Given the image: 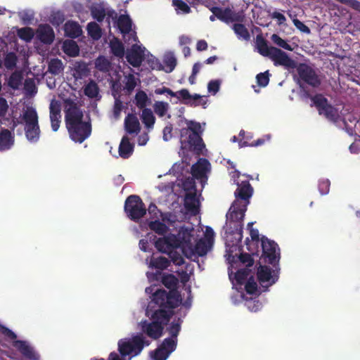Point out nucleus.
<instances>
[{
    "label": "nucleus",
    "mask_w": 360,
    "mask_h": 360,
    "mask_svg": "<svg viewBox=\"0 0 360 360\" xmlns=\"http://www.w3.org/2000/svg\"><path fill=\"white\" fill-rule=\"evenodd\" d=\"M235 191V200L226 214V233L235 235L236 239L241 242L243 239V219L250 203V198L253 194V188L248 181L238 183Z\"/></svg>",
    "instance_id": "f257e3e1"
},
{
    "label": "nucleus",
    "mask_w": 360,
    "mask_h": 360,
    "mask_svg": "<svg viewBox=\"0 0 360 360\" xmlns=\"http://www.w3.org/2000/svg\"><path fill=\"white\" fill-rule=\"evenodd\" d=\"M150 342L142 333H136L131 338L121 339L117 343L120 354L115 352H112L108 355V360H126V356H131L129 358V360H130L131 357L140 354L143 348L149 346ZM94 360L105 359L101 358L94 359Z\"/></svg>",
    "instance_id": "f03ea898"
},
{
    "label": "nucleus",
    "mask_w": 360,
    "mask_h": 360,
    "mask_svg": "<svg viewBox=\"0 0 360 360\" xmlns=\"http://www.w3.org/2000/svg\"><path fill=\"white\" fill-rule=\"evenodd\" d=\"M186 123L187 127L180 130V141L182 148H188L200 154L205 147L202 138L203 129L198 122L188 120Z\"/></svg>",
    "instance_id": "7ed1b4c3"
},
{
    "label": "nucleus",
    "mask_w": 360,
    "mask_h": 360,
    "mask_svg": "<svg viewBox=\"0 0 360 360\" xmlns=\"http://www.w3.org/2000/svg\"><path fill=\"white\" fill-rule=\"evenodd\" d=\"M174 314L173 311H166L163 309H158L150 313L152 321L147 320L141 322V329L143 335H146L153 340H158L162 337L165 326L169 321Z\"/></svg>",
    "instance_id": "20e7f679"
},
{
    "label": "nucleus",
    "mask_w": 360,
    "mask_h": 360,
    "mask_svg": "<svg viewBox=\"0 0 360 360\" xmlns=\"http://www.w3.org/2000/svg\"><path fill=\"white\" fill-rule=\"evenodd\" d=\"M181 302V297L178 290H169L167 292L163 289H157L152 294V300L148 305L146 314L150 316V313L156 310L155 309V306L166 311H172Z\"/></svg>",
    "instance_id": "39448f33"
},
{
    "label": "nucleus",
    "mask_w": 360,
    "mask_h": 360,
    "mask_svg": "<svg viewBox=\"0 0 360 360\" xmlns=\"http://www.w3.org/2000/svg\"><path fill=\"white\" fill-rule=\"evenodd\" d=\"M22 119L25 122L26 138L30 142L36 143L41 132L36 110L33 107H27L22 114Z\"/></svg>",
    "instance_id": "423d86ee"
},
{
    "label": "nucleus",
    "mask_w": 360,
    "mask_h": 360,
    "mask_svg": "<svg viewBox=\"0 0 360 360\" xmlns=\"http://www.w3.org/2000/svg\"><path fill=\"white\" fill-rule=\"evenodd\" d=\"M311 101L319 115H323L328 120L334 123L340 120L341 117L339 110L328 103V99L322 94H316L311 97Z\"/></svg>",
    "instance_id": "0eeeda50"
},
{
    "label": "nucleus",
    "mask_w": 360,
    "mask_h": 360,
    "mask_svg": "<svg viewBox=\"0 0 360 360\" xmlns=\"http://www.w3.org/2000/svg\"><path fill=\"white\" fill-rule=\"evenodd\" d=\"M124 212L131 220L138 221L146 214V208L139 195H131L125 200Z\"/></svg>",
    "instance_id": "6e6552de"
},
{
    "label": "nucleus",
    "mask_w": 360,
    "mask_h": 360,
    "mask_svg": "<svg viewBox=\"0 0 360 360\" xmlns=\"http://www.w3.org/2000/svg\"><path fill=\"white\" fill-rule=\"evenodd\" d=\"M261 245L262 249V257L264 262L276 268L281 258L280 249L278 244L266 236L261 237Z\"/></svg>",
    "instance_id": "1a4fd4ad"
},
{
    "label": "nucleus",
    "mask_w": 360,
    "mask_h": 360,
    "mask_svg": "<svg viewBox=\"0 0 360 360\" xmlns=\"http://www.w3.org/2000/svg\"><path fill=\"white\" fill-rule=\"evenodd\" d=\"M65 121L66 127L84 122V114L82 110L73 101L67 99L65 101Z\"/></svg>",
    "instance_id": "9d476101"
},
{
    "label": "nucleus",
    "mask_w": 360,
    "mask_h": 360,
    "mask_svg": "<svg viewBox=\"0 0 360 360\" xmlns=\"http://www.w3.org/2000/svg\"><path fill=\"white\" fill-rule=\"evenodd\" d=\"M67 129L70 139L73 141L82 143L90 136L91 134V124L90 122H84L68 127Z\"/></svg>",
    "instance_id": "9b49d317"
},
{
    "label": "nucleus",
    "mask_w": 360,
    "mask_h": 360,
    "mask_svg": "<svg viewBox=\"0 0 360 360\" xmlns=\"http://www.w3.org/2000/svg\"><path fill=\"white\" fill-rule=\"evenodd\" d=\"M297 68V71L300 79L307 84L318 87L321 81L316 71L305 63H300Z\"/></svg>",
    "instance_id": "f8f14e48"
},
{
    "label": "nucleus",
    "mask_w": 360,
    "mask_h": 360,
    "mask_svg": "<svg viewBox=\"0 0 360 360\" xmlns=\"http://www.w3.org/2000/svg\"><path fill=\"white\" fill-rule=\"evenodd\" d=\"M176 348V341L171 338H167L154 350L152 357L154 360H167Z\"/></svg>",
    "instance_id": "ddd939ff"
},
{
    "label": "nucleus",
    "mask_w": 360,
    "mask_h": 360,
    "mask_svg": "<svg viewBox=\"0 0 360 360\" xmlns=\"http://www.w3.org/2000/svg\"><path fill=\"white\" fill-rule=\"evenodd\" d=\"M269 58L274 61L276 66L281 65L288 69H294L297 67V63L293 59L290 58L285 52L276 47L273 49Z\"/></svg>",
    "instance_id": "4468645a"
},
{
    "label": "nucleus",
    "mask_w": 360,
    "mask_h": 360,
    "mask_svg": "<svg viewBox=\"0 0 360 360\" xmlns=\"http://www.w3.org/2000/svg\"><path fill=\"white\" fill-rule=\"evenodd\" d=\"M210 10L217 16V19L226 23L242 20V17L233 13L229 8H222L218 6H212Z\"/></svg>",
    "instance_id": "2eb2a0df"
},
{
    "label": "nucleus",
    "mask_w": 360,
    "mask_h": 360,
    "mask_svg": "<svg viewBox=\"0 0 360 360\" xmlns=\"http://www.w3.org/2000/svg\"><path fill=\"white\" fill-rule=\"evenodd\" d=\"M126 59L133 67H139L144 59L143 51L141 47L137 44L132 45L131 48L127 50Z\"/></svg>",
    "instance_id": "dca6fc26"
},
{
    "label": "nucleus",
    "mask_w": 360,
    "mask_h": 360,
    "mask_svg": "<svg viewBox=\"0 0 360 360\" xmlns=\"http://www.w3.org/2000/svg\"><path fill=\"white\" fill-rule=\"evenodd\" d=\"M13 346L25 358L30 360H38L39 356L33 347L24 340H17L13 342Z\"/></svg>",
    "instance_id": "f3484780"
},
{
    "label": "nucleus",
    "mask_w": 360,
    "mask_h": 360,
    "mask_svg": "<svg viewBox=\"0 0 360 360\" xmlns=\"http://www.w3.org/2000/svg\"><path fill=\"white\" fill-rule=\"evenodd\" d=\"M36 36L41 43L51 44L55 39L53 28L48 24H41L36 30Z\"/></svg>",
    "instance_id": "a211bd4d"
},
{
    "label": "nucleus",
    "mask_w": 360,
    "mask_h": 360,
    "mask_svg": "<svg viewBox=\"0 0 360 360\" xmlns=\"http://www.w3.org/2000/svg\"><path fill=\"white\" fill-rule=\"evenodd\" d=\"M210 169V162L205 158H200L199 161L191 167V174L195 179H207V173Z\"/></svg>",
    "instance_id": "6ab92c4d"
},
{
    "label": "nucleus",
    "mask_w": 360,
    "mask_h": 360,
    "mask_svg": "<svg viewBox=\"0 0 360 360\" xmlns=\"http://www.w3.org/2000/svg\"><path fill=\"white\" fill-rule=\"evenodd\" d=\"M50 120L51 122V128L53 131H58L60 127L61 118V105L58 101L52 100L49 106Z\"/></svg>",
    "instance_id": "aec40b11"
},
{
    "label": "nucleus",
    "mask_w": 360,
    "mask_h": 360,
    "mask_svg": "<svg viewBox=\"0 0 360 360\" xmlns=\"http://www.w3.org/2000/svg\"><path fill=\"white\" fill-rule=\"evenodd\" d=\"M274 272V274L272 275L271 269L269 266L259 264L257 272L259 283L261 285L265 283H269L270 285L275 283L278 280V276L275 274V271Z\"/></svg>",
    "instance_id": "412c9836"
},
{
    "label": "nucleus",
    "mask_w": 360,
    "mask_h": 360,
    "mask_svg": "<svg viewBox=\"0 0 360 360\" xmlns=\"http://www.w3.org/2000/svg\"><path fill=\"white\" fill-rule=\"evenodd\" d=\"M124 129L129 134H138L141 125L136 115L129 113L124 119Z\"/></svg>",
    "instance_id": "4be33fe9"
},
{
    "label": "nucleus",
    "mask_w": 360,
    "mask_h": 360,
    "mask_svg": "<svg viewBox=\"0 0 360 360\" xmlns=\"http://www.w3.org/2000/svg\"><path fill=\"white\" fill-rule=\"evenodd\" d=\"M134 148V145L130 143L129 138L127 136H124L119 146V155L121 158L127 159L132 155Z\"/></svg>",
    "instance_id": "5701e85b"
},
{
    "label": "nucleus",
    "mask_w": 360,
    "mask_h": 360,
    "mask_svg": "<svg viewBox=\"0 0 360 360\" xmlns=\"http://www.w3.org/2000/svg\"><path fill=\"white\" fill-rule=\"evenodd\" d=\"M14 143V136L8 129H3L0 132V150H8Z\"/></svg>",
    "instance_id": "b1692460"
},
{
    "label": "nucleus",
    "mask_w": 360,
    "mask_h": 360,
    "mask_svg": "<svg viewBox=\"0 0 360 360\" xmlns=\"http://www.w3.org/2000/svg\"><path fill=\"white\" fill-rule=\"evenodd\" d=\"M256 46L258 52L263 56L269 57L275 49L274 46H269L266 40L261 35L258 34L256 37Z\"/></svg>",
    "instance_id": "393cba45"
},
{
    "label": "nucleus",
    "mask_w": 360,
    "mask_h": 360,
    "mask_svg": "<svg viewBox=\"0 0 360 360\" xmlns=\"http://www.w3.org/2000/svg\"><path fill=\"white\" fill-rule=\"evenodd\" d=\"M116 22L122 34H129L131 31L132 21L128 15H120Z\"/></svg>",
    "instance_id": "a878e982"
},
{
    "label": "nucleus",
    "mask_w": 360,
    "mask_h": 360,
    "mask_svg": "<svg viewBox=\"0 0 360 360\" xmlns=\"http://www.w3.org/2000/svg\"><path fill=\"white\" fill-rule=\"evenodd\" d=\"M64 30L65 34L72 39L79 37L82 32L79 25L73 21L67 22L65 24Z\"/></svg>",
    "instance_id": "bb28decb"
},
{
    "label": "nucleus",
    "mask_w": 360,
    "mask_h": 360,
    "mask_svg": "<svg viewBox=\"0 0 360 360\" xmlns=\"http://www.w3.org/2000/svg\"><path fill=\"white\" fill-rule=\"evenodd\" d=\"M141 120L147 129H153L155 122V117L154 116L151 109L144 108L142 110Z\"/></svg>",
    "instance_id": "cd10ccee"
},
{
    "label": "nucleus",
    "mask_w": 360,
    "mask_h": 360,
    "mask_svg": "<svg viewBox=\"0 0 360 360\" xmlns=\"http://www.w3.org/2000/svg\"><path fill=\"white\" fill-rule=\"evenodd\" d=\"M111 53L116 57L122 58L124 56V46L121 41L115 38L110 42Z\"/></svg>",
    "instance_id": "c85d7f7f"
},
{
    "label": "nucleus",
    "mask_w": 360,
    "mask_h": 360,
    "mask_svg": "<svg viewBox=\"0 0 360 360\" xmlns=\"http://www.w3.org/2000/svg\"><path fill=\"white\" fill-rule=\"evenodd\" d=\"M170 264V261L162 256L152 257L150 261V266L159 270L166 269Z\"/></svg>",
    "instance_id": "c756f323"
},
{
    "label": "nucleus",
    "mask_w": 360,
    "mask_h": 360,
    "mask_svg": "<svg viewBox=\"0 0 360 360\" xmlns=\"http://www.w3.org/2000/svg\"><path fill=\"white\" fill-rule=\"evenodd\" d=\"M64 53L70 57H76L79 53L77 44L72 40L65 41L63 46Z\"/></svg>",
    "instance_id": "7c9ffc66"
},
{
    "label": "nucleus",
    "mask_w": 360,
    "mask_h": 360,
    "mask_svg": "<svg viewBox=\"0 0 360 360\" xmlns=\"http://www.w3.org/2000/svg\"><path fill=\"white\" fill-rule=\"evenodd\" d=\"M64 66L61 60L58 58L51 59L48 64L49 72L53 75H58L63 72Z\"/></svg>",
    "instance_id": "2f4dec72"
},
{
    "label": "nucleus",
    "mask_w": 360,
    "mask_h": 360,
    "mask_svg": "<svg viewBox=\"0 0 360 360\" xmlns=\"http://www.w3.org/2000/svg\"><path fill=\"white\" fill-rule=\"evenodd\" d=\"M232 29L238 39H242L245 41L250 39L249 31L243 24L235 23L233 25Z\"/></svg>",
    "instance_id": "473e14b6"
},
{
    "label": "nucleus",
    "mask_w": 360,
    "mask_h": 360,
    "mask_svg": "<svg viewBox=\"0 0 360 360\" xmlns=\"http://www.w3.org/2000/svg\"><path fill=\"white\" fill-rule=\"evenodd\" d=\"M148 226L150 230L161 236H164L169 230L168 226L158 219L149 222Z\"/></svg>",
    "instance_id": "72a5a7b5"
},
{
    "label": "nucleus",
    "mask_w": 360,
    "mask_h": 360,
    "mask_svg": "<svg viewBox=\"0 0 360 360\" xmlns=\"http://www.w3.org/2000/svg\"><path fill=\"white\" fill-rule=\"evenodd\" d=\"M84 94L90 98L97 97L99 94V88L96 82L92 79L90 80L84 88Z\"/></svg>",
    "instance_id": "f704fd0d"
},
{
    "label": "nucleus",
    "mask_w": 360,
    "mask_h": 360,
    "mask_svg": "<svg viewBox=\"0 0 360 360\" xmlns=\"http://www.w3.org/2000/svg\"><path fill=\"white\" fill-rule=\"evenodd\" d=\"M162 283L169 290H177L178 279L173 274L164 275L162 278Z\"/></svg>",
    "instance_id": "c9c22d12"
},
{
    "label": "nucleus",
    "mask_w": 360,
    "mask_h": 360,
    "mask_svg": "<svg viewBox=\"0 0 360 360\" xmlns=\"http://www.w3.org/2000/svg\"><path fill=\"white\" fill-rule=\"evenodd\" d=\"M182 323V320L179 318L177 321H173L169 326L167 328V331L170 335L172 339L175 340L177 342V337L181 330V325Z\"/></svg>",
    "instance_id": "e433bc0d"
},
{
    "label": "nucleus",
    "mask_w": 360,
    "mask_h": 360,
    "mask_svg": "<svg viewBox=\"0 0 360 360\" xmlns=\"http://www.w3.org/2000/svg\"><path fill=\"white\" fill-rule=\"evenodd\" d=\"M95 67L101 72H108L111 68V63L105 57L99 56L95 60Z\"/></svg>",
    "instance_id": "4c0bfd02"
},
{
    "label": "nucleus",
    "mask_w": 360,
    "mask_h": 360,
    "mask_svg": "<svg viewBox=\"0 0 360 360\" xmlns=\"http://www.w3.org/2000/svg\"><path fill=\"white\" fill-rule=\"evenodd\" d=\"M18 36L20 39L30 42L34 36V32L32 28L30 27H22L17 31Z\"/></svg>",
    "instance_id": "58836bf2"
},
{
    "label": "nucleus",
    "mask_w": 360,
    "mask_h": 360,
    "mask_svg": "<svg viewBox=\"0 0 360 360\" xmlns=\"http://www.w3.org/2000/svg\"><path fill=\"white\" fill-rule=\"evenodd\" d=\"M91 13L93 18L99 22H103L105 17L106 16L105 8L100 5L92 6L91 8Z\"/></svg>",
    "instance_id": "ea45409f"
},
{
    "label": "nucleus",
    "mask_w": 360,
    "mask_h": 360,
    "mask_svg": "<svg viewBox=\"0 0 360 360\" xmlns=\"http://www.w3.org/2000/svg\"><path fill=\"white\" fill-rule=\"evenodd\" d=\"M88 34L94 39H98L101 37V29L95 22H91L87 25Z\"/></svg>",
    "instance_id": "a19ab883"
},
{
    "label": "nucleus",
    "mask_w": 360,
    "mask_h": 360,
    "mask_svg": "<svg viewBox=\"0 0 360 360\" xmlns=\"http://www.w3.org/2000/svg\"><path fill=\"white\" fill-rule=\"evenodd\" d=\"M22 77L18 72H13L8 79V84L13 89H18L22 83Z\"/></svg>",
    "instance_id": "79ce46f5"
},
{
    "label": "nucleus",
    "mask_w": 360,
    "mask_h": 360,
    "mask_svg": "<svg viewBox=\"0 0 360 360\" xmlns=\"http://www.w3.org/2000/svg\"><path fill=\"white\" fill-rule=\"evenodd\" d=\"M135 101L136 106L140 109L146 108L148 97L143 91H139L135 96Z\"/></svg>",
    "instance_id": "37998d69"
},
{
    "label": "nucleus",
    "mask_w": 360,
    "mask_h": 360,
    "mask_svg": "<svg viewBox=\"0 0 360 360\" xmlns=\"http://www.w3.org/2000/svg\"><path fill=\"white\" fill-rule=\"evenodd\" d=\"M185 207L187 210L195 214L198 212V207L195 204L194 194H187L185 200Z\"/></svg>",
    "instance_id": "c03bdc74"
},
{
    "label": "nucleus",
    "mask_w": 360,
    "mask_h": 360,
    "mask_svg": "<svg viewBox=\"0 0 360 360\" xmlns=\"http://www.w3.org/2000/svg\"><path fill=\"white\" fill-rule=\"evenodd\" d=\"M153 108L155 112L162 117L166 115L169 109V104L163 101H156L153 105Z\"/></svg>",
    "instance_id": "a18cd8bd"
},
{
    "label": "nucleus",
    "mask_w": 360,
    "mask_h": 360,
    "mask_svg": "<svg viewBox=\"0 0 360 360\" xmlns=\"http://www.w3.org/2000/svg\"><path fill=\"white\" fill-rule=\"evenodd\" d=\"M176 98L181 99L184 103L186 105H193V103H191V94L186 89H182L176 92H174Z\"/></svg>",
    "instance_id": "49530a36"
},
{
    "label": "nucleus",
    "mask_w": 360,
    "mask_h": 360,
    "mask_svg": "<svg viewBox=\"0 0 360 360\" xmlns=\"http://www.w3.org/2000/svg\"><path fill=\"white\" fill-rule=\"evenodd\" d=\"M17 60L16 55L13 52H10L4 58V66L8 70H13L16 66Z\"/></svg>",
    "instance_id": "de8ad7c7"
},
{
    "label": "nucleus",
    "mask_w": 360,
    "mask_h": 360,
    "mask_svg": "<svg viewBox=\"0 0 360 360\" xmlns=\"http://www.w3.org/2000/svg\"><path fill=\"white\" fill-rule=\"evenodd\" d=\"M165 237L169 251L180 247L181 241L180 238L176 236L174 234H169Z\"/></svg>",
    "instance_id": "09e8293b"
},
{
    "label": "nucleus",
    "mask_w": 360,
    "mask_h": 360,
    "mask_svg": "<svg viewBox=\"0 0 360 360\" xmlns=\"http://www.w3.org/2000/svg\"><path fill=\"white\" fill-rule=\"evenodd\" d=\"M164 63L167 68L165 71L167 72H171L174 70L175 67L176 66V59L174 57V56L172 53H171L165 56Z\"/></svg>",
    "instance_id": "8fccbe9b"
},
{
    "label": "nucleus",
    "mask_w": 360,
    "mask_h": 360,
    "mask_svg": "<svg viewBox=\"0 0 360 360\" xmlns=\"http://www.w3.org/2000/svg\"><path fill=\"white\" fill-rule=\"evenodd\" d=\"M270 73L269 70L260 72L257 75L256 79L257 84L261 87H265L269 84Z\"/></svg>",
    "instance_id": "3c124183"
},
{
    "label": "nucleus",
    "mask_w": 360,
    "mask_h": 360,
    "mask_svg": "<svg viewBox=\"0 0 360 360\" xmlns=\"http://www.w3.org/2000/svg\"><path fill=\"white\" fill-rule=\"evenodd\" d=\"M126 79L124 89L127 91L128 94H130L137 85L136 79L133 74H129L126 76Z\"/></svg>",
    "instance_id": "603ef678"
},
{
    "label": "nucleus",
    "mask_w": 360,
    "mask_h": 360,
    "mask_svg": "<svg viewBox=\"0 0 360 360\" xmlns=\"http://www.w3.org/2000/svg\"><path fill=\"white\" fill-rule=\"evenodd\" d=\"M245 291L249 295H255L257 292V284L254 276H251L245 285Z\"/></svg>",
    "instance_id": "864d4df0"
},
{
    "label": "nucleus",
    "mask_w": 360,
    "mask_h": 360,
    "mask_svg": "<svg viewBox=\"0 0 360 360\" xmlns=\"http://www.w3.org/2000/svg\"><path fill=\"white\" fill-rule=\"evenodd\" d=\"M194 251L200 257L205 255L208 252V247L206 242L201 240L198 241L194 247Z\"/></svg>",
    "instance_id": "5fc2aeb1"
},
{
    "label": "nucleus",
    "mask_w": 360,
    "mask_h": 360,
    "mask_svg": "<svg viewBox=\"0 0 360 360\" xmlns=\"http://www.w3.org/2000/svg\"><path fill=\"white\" fill-rule=\"evenodd\" d=\"M271 40L274 41V44L278 45L279 47H281L288 51L292 50L291 46L288 44L285 40L283 39L276 34H274L271 36Z\"/></svg>",
    "instance_id": "6e6d98bb"
},
{
    "label": "nucleus",
    "mask_w": 360,
    "mask_h": 360,
    "mask_svg": "<svg viewBox=\"0 0 360 360\" xmlns=\"http://www.w3.org/2000/svg\"><path fill=\"white\" fill-rule=\"evenodd\" d=\"M172 5L176 10L181 11L184 13H188L191 11L189 6L183 0H172Z\"/></svg>",
    "instance_id": "4d7b16f0"
},
{
    "label": "nucleus",
    "mask_w": 360,
    "mask_h": 360,
    "mask_svg": "<svg viewBox=\"0 0 360 360\" xmlns=\"http://www.w3.org/2000/svg\"><path fill=\"white\" fill-rule=\"evenodd\" d=\"M155 246L160 252L167 253L169 251L165 236L158 238L155 243Z\"/></svg>",
    "instance_id": "13d9d810"
},
{
    "label": "nucleus",
    "mask_w": 360,
    "mask_h": 360,
    "mask_svg": "<svg viewBox=\"0 0 360 360\" xmlns=\"http://www.w3.org/2000/svg\"><path fill=\"white\" fill-rule=\"evenodd\" d=\"M172 262L176 266H181L184 264V257L176 251L170 250L167 252Z\"/></svg>",
    "instance_id": "bf43d9fd"
},
{
    "label": "nucleus",
    "mask_w": 360,
    "mask_h": 360,
    "mask_svg": "<svg viewBox=\"0 0 360 360\" xmlns=\"http://www.w3.org/2000/svg\"><path fill=\"white\" fill-rule=\"evenodd\" d=\"M110 88L112 91V95L116 98H120V94L121 92V84L118 79L112 80L110 82Z\"/></svg>",
    "instance_id": "052dcab7"
},
{
    "label": "nucleus",
    "mask_w": 360,
    "mask_h": 360,
    "mask_svg": "<svg viewBox=\"0 0 360 360\" xmlns=\"http://www.w3.org/2000/svg\"><path fill=\"white\" fill-rule=\"evenodd\" d=\"M250 270L248 269H243L237 271L235 274V278L238 284H243L247 279Z\"/></svg>",
    "instance_id": "680f3d73"
},
{
    "label": "nucleus",
    "mask_w": 360,
    "mask_h": 360,
    "mask_svg": "<svg viewBox=\"0 0 360 360\" xmlns=\"http://www.w3.org/2000/svg\"><path fill=\"white\" fill-rule=\"evenodd\" d=\"M239 260L247 267H250L254 264V259L249 253L242 252L239 255Z\"/></svg>",
    "instance_id": "e2e57ef3"
},
{
    "label": "nucleus",
    "mask_w": 360,
    "mask_h": 360,
    "mask_svg": "<svg viewBox=\"0 0 360 360\" xmlns=\"http://www.w3.org/2000/svg\"><path fill=\"white\" fill-rule=\"evenodd\" d=\"M0 333L8 339L13 340V342L17 340L16 334L14 332H13L11 329L3 325H0Z\"/></svg>",
    "instance_id": "0e129e2a"
},
{
    "label": "nucleus",
    "mask_w": 360,
    "mask_h": 360,
    "mask_svg": "<svg viewBox=\"0 0 360 360\" xmlns=\"http://www.w3.org/2000/svg\"><path fill=\"white\" fill-rule=\"evenodd\" d=\"M253 222H250L248 224V229L250 231V236L252 241L256 243V245H258L259 243V231L256 229L252 228ZM261 241V239H260Z\"/></svg>",
    "instance_id": "69168bd1"
},
{
    "label": "nucleus",
    "mask_w": 360,
    "mask_h": 360,
    "mask_svg": "<svg viewBox=\"0 0 360 360\" xmlns=\"http://www.w3.org/2000/svg\"><path fill=\"white\" fill-rule=\"evenodd\" d=\"M65 20L64 15L63 13L58 11L53 13L51 16V22L53 25H60Z\"/></svg>",
    "instance_id": "338daca9"
},
{
    "label": "nucleus",
    "mask_w": 360,
    "mask_h": 360,
    "mask_svg": "<svg viewBox=\"0 0 360 360\" xmlns=\"http://www.w3.org/2000/svg\"><path fill=\"white\" fill-rule=\"evenodd\" d=\"M221 82L218 79L211 80L207 84V90L212 94H217L220 88Z\"/></svg>",
    "instance_id": "774afa93"
}]
</instances>
